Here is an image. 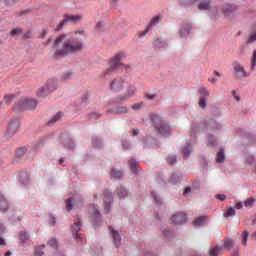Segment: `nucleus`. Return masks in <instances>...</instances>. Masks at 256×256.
<instances>
[{
  "instance_id": "obj_1",
  "label": "nucleus",
  "mask_w": 256,
  "mask_h": 256,
  "mask_svg": "<svg viewBox=\"0 0 256 256\" xmlns=\"http://www.w3.org/2000/svg\"><path fill=\"white\" fill-rule=\"evenodd\" d=\"M83 37H85L84 30H78L73 37L65 34L60 35L54 43L56 57H65L69 53H77L83 50Z\"/></svg>"
},
{
  "instance_id": "obj_2",
  "label": "nucleus",
  "mask_w": 256,
  "mask_h": 256,
  "mask_svg": "<svg viewBox=\"0 0 256 256\" xmlns=\"http://www.w3.org/2000/svg\"><path fill=\"white\" fill-rule=\"evenodd\" d=\"M152 123L155 131H157L159 135H169V133H171V127L161 116L152 115Z\"/></svg>"
},
{
  "instance_id": "obj_3",
  "label": "nucleus",
  "mask_w": 256,
  "mask_h": 256,
  "mask_svg": "<svg viewBox=\"0 0 256 256\" xmlns=\"http://www.w3.org/2000/svg\"><path fill=\"white\" fill-rule=\"evenodd\" d=\"M125 59V53L124 52H120L118 54H116L109 62V67L104 71L103 75L104 77H106V75H112L113 72L116 69H119V67H121V65H123L121 63V60Z\"/></svg>"
},
{
  "instance_id": "obj_4",
  "label": "nucleus",
  "mask_w": 256,
  "mask_h": 256,
  "mask_svg": "<svg viewBox=\"0 0 256 256\" xmlns=\"http://www.w3.org/2000/svg\"><path fill=\"white\" fill-rule=\"evenodd\" d=\"M57 89V81L50 79L46 82V84L41 87L38 92V97H47L49 93H52V91H55Z\"/></svg>"
},
{
  "instance_id": "obj_5",
  "label": "nucleus",
  "mask_w": 256,
  "mask_h": 256,
  "mask_svg": "<svg viewBox=\"0 0 256 256\" xmlns=\"http://www.w3.org/2000/svg\"><path fill=\"white\" fill-rule=\"evenodd\" d=\"M37 107V101L34 99H22L14 107L15 111H26L27 109H35Z\"/></svg>"
},
{
  "instance_id": "obj_6",
  "label": "nucleus",
  "mask_w": 256,
  "mask_h": 256,
  "mask_svg": "<svg viewBox=\"0 0 256 256\" xmlns=\"http://www.w3.org/2000/svg\"><path fill=\"white\" fill-rule=\"evenodd\" d=\"M198 1V9L200 11H207L211 9V1L210 0H179L182 5H193Z\"/></svg>"
},
{
  "instance_id": "obj_7",
  "label": "nucleus",
  "mask_w": 256,
  "mask_h": 256,
  "mask_svg": "<svg viewBox=\"0 0 256 256\" xmlns=\"http://www.w3.org/2000/svg\"><path fill=\"white\" fill-rule=\"evenodd\" d=\"M127 87V81L123 78H115L110 82V89L114 93H119V91H123Z\"/></svg>"
},
{
  "instance_id": "obj_8",
  "label": "nucleus",
  "mask_w": 256,
  "mask_h": 256,
  "mask_svg": "<svg viewBox=\"0 0 256 256\" xmlns=\"http://www.w3.org/2000/svg\"><path fill=\"white\" fill-rule=\"evenodd\" d=\"M234 75L236 79H245V77H249V73L245 70V67L242 66L239 62H233L232 64Z\"/></svg>"
},
{
  "instance_id": "obj_9",
  "label": "nucleus",
  "mask_w": 256,
  "mask_h": 256,
  "mask_svg": "<svg viewBox=\"0 0 256 256\" xmlns=\"http://www.w3.org/2000/svg\"><path fill=\"white\" fill-rule=\"evenodd\" d=\"M83 19V16L81 15H65L64 19L60 22V24L57 26L56 30L60 31V29H63V25H67V23H79Z\"/></svg>"
},
{
  "instance_id": "obj_10",
  "label": "nucleus",
  "mask_w": 256,
  "mask_h": 256,
  "mask_svg": "<svg viewBox=\"0 0 256 256\" xmlns=\"http://www.w3.org/2000/svg\"><path fill=\"white\" fill-rule=\"evenodd\" d=\"M171 221L174 225H183V223H187V216L183 212H178L172 215Z\"/></svg>"
},
{
  "instance_id": "obj_11",
  "label": "nucleus",
  "mask_w": 256,
  "mask_h": 256,
  "mask_svg": "<svg viewBox=\"0 0 256 256\" xmlns=\"http://www.w3.org/2000/svg\"><path fill=\"white\" fill-rule=\"evenodd\" d=\"M19 131V120H13L9 123L7 128V135H15Z\"/></svg>"
},
{
  "instance_id": "obj_12",
  "label": "nucleus",
  "mask_w": 256,
  "mask_h": 256,
  "mask_svg": "<svg viewBox=\"0 0 256 256\" xmlns=\"http://www.w3.org/2000/svg\"><path fill=\"white\" fill-rule=\"evenodd\" d=\"M110 113H112L113 115H125V113H129V108L125 106H120V107L108 110L106 112L107 115H109Z\"/></svg>"
},
{
  "instance_id": "obj_13",
  "label": "nucleus",
  "mask_w": 256,
  "mask_h": 256,
  "mask_svg": "<svg viewBox=\"0 0 256 256\" xmlns=\"http://www.w3.org/2000/svg\"><path fill=\"white\" fill-rule=\"evenodd\" d=\"M111 201H113V196L111 192H104V203H105V213H109V208L111 207Z\"/></svg>"
},
{
  "instance_id": "obj_14",
  "label": "nucleus",
  "mask_w": 256,
  "mask_h": 256,
  "mask_svg": "<svg viewBox=\"0 0 256 256\" xmlns=\"http://www.w3.org/2000/svg\"><path fill=\"white\" fill-rule=\"evenodd\" d=\"M235 6L226 4L222 7V13L225 15V17H229L232 13H235Z\"/></svg>"
},
{
  "instance_id": "obj_15",
  "label": "nucleus",
  "mask_w": 256,
  "mask_h": 256,
  "mask_svg": "<svg viewBox=\"0 0 256 256\" xmlns=\"http://www.w3.org/2000/svg\"><path fill=\"white\" fill-rule=\"evenodd\" d=\"M159 21H161V17H159V16L153 17L152 20L150 21V24L147 26L146 30H144L143 35H147V33H149V31H151V29H153V26L157 25V23H159Z\"/></svg>"
},
{
  "instance_id": "obj_16",
  "label": "nucleus",
  "mask_w": 256,
  "mask_h": 256,
  "mask_svg": "<svg viewBox=\"0 0 256 256\" xmlns=\"http://www.w3.org/2000/svg\"><path fill=\"white\" fill-rule=\"evenodd\" d=\"M109 229L112 233V237H113V240H114L115 247H119V245H121V236L119 235V232L115 231L111 227H109Z\"/></svg>"
},
{
  "instance_id": "obj_17",
  "label": "nucleus",
  "mask_w": 256,
  "mask_h": 256,
  "mask_svg": "<svg viewBox=\"0 0 256 256\" xmlns=\"http://www.w3.org/2000/svg\"><path fill=\"white\" fill-rule=\"evenodd\" d=\"M89 213L94 219H96V221H99V219H101V214H99V210H97L95 205L89 206Z\"/></svg>"
},
{
  "instance_id": "obj_18",
  "label": "nucleus",
  "mask_w": 256,
  "mask_h": 256,
  "mask_svg": "<svg viewBox=\"0 0 256 256\" xmlns=\"http://www.w3.org/2000/svg\"><path fill=\"white\" fill-rule=\"evenodd\" d=\"M135 93H137V88H135L134 86H130L128 89L127 95L120 96V101H127V98L133 97Z\"/></svg>"
},
{
  "instance_id": "obj_19",
  "label": "nucleus",
  "mask_w": 256,
  "mask_h": 256,
  "mask_svg": "<svg viewBox=\"0 0 256 256\" xmlns=\"http://www.w3.org/2000/svg\"><path fill=\"white\" fill-rule=\"evenodd\" d=\"M9 209V203L5 199V196L0 194V211H7Z\"/></svg>"
},
{
  "instance_id": "obj_20",
  "label": "nucleus",
  "mask_w": 256,
  "mask_h": 256,
  "mask_svg": "<svg viewBox=\"0 0 256 256\" xmlns=\"http://www.w3.org/2000/svg\"><path fill=\"white\" fill-rule=\"evenodd\" d=\"M216 163H225V150L221 148L216 156Z\"/></svg>"
},
{
  "instance_id": "obj_21",
  "label": "nucleus",
  "mask_w": 256,
  "mask_h": 256,
  "mask_svg": "<svg viewBox=\"0 0 256 256\" xmlns=\"http://www.w3.org/2000/svg\"><path fill=\"white\" fill-rule=\"evenodd\" d=\"M190 31H191V25L190 24H185L180 29V37H185V35H189Z\"/></svg>"
},
{
  "instance_id": "obj_22",
  "label": "nucleus",
  "mask_w": 256,
  "mask_h": 256,
  "mask_svg": "<svg viewBox=\"0 0 256 256\" xmlns=\"http://www.w3.org/2000/svg\"><path fill=\"white\" fill-rule=\"evenodd\" d=\"M235 246V241H233L230 238H226L224 240V249H227V251L233 249V247Z\"/></svg>"
},
{
  "instance_id": "obj_23",
  "label": "nucleus",
  "mask_w": 256,
  "mask_h": 256,
  "mask_svg": "<svg viewBox=\"0 0 256 256\" xmlns=\"http://www.w3.org/2000/svg\"><path fill=\"white\" fill-rule=\"evenodd\" d=\"M207 221V218L205 216H200L196 220H194V226L195 227H202V225H205V222Z\"/></svg>"
},
{
  "instance_id": "obj_24",
  "label": "nucleus",
  "mask_w": 256,
  "mask_h": 256,
  "mask_svg": "<svg viewBox=\"0 0 256 256\" xmlns=\"http://www.w3.org/2000/svg\"><path fill=\"white\" fill-rule=\"evenodd\" d=\"M130 169L133 173H139V165L137 164V160L131 159L129 161Z\"/></svg>"
},
{
  "instance_id": "obj_25",
  "label": "nucleus",
  "mask_w": 256,
  "mask_h": 256,
  "mask_svg": "<svg viewBox=\"0 0 256 256\" xmlns=\"http://www.w3.org/2000/svg\"><path fill=\"white\" fill-rule=\"evenodd\" d=\"M221 251H223L222 246H215L214 248L210 249L209 256H217L219 253H221Z\"/></svg>"
},
{
  "instance_id": "obj_26",
  "label": "nucleus",
  "mask_w": 256,
  "mask_h": 256,
  "mask_svg": "<svg viewBox=\"0 0 256 256\" xmlns=\"http://www.w3.org/2000/svg\"><path fill=\"white\" fill-rule=\"evenodd\" d=\"M246 163L248 165H254L253 173H255V175H256V160L253 158L252 155H248L246 157Z\"/></svg>"
},
{
  "instance_id": "obj_27",
  "label": "nucleus",
  "mask_w": 256,
  "mask_h": 256,
  "mask_svg": "<svg viewBox=\"0 0 256 256\" xmlns=\"http://www.w3.org/2000/svg\"><path fill=\"white\" fill-rule=\"evenodd\" d=\"M110 176H111L113 179H121V177H123V172L117 171V170H115V169H112V170H111V173H110Z\"/></svg>"
},
{
  "instance_id": "obj_28",
  "label": "nucleus",
  "mask_w": 256,
  "mask_h": 256,
  "mask_svg": "<svg viewBox=\"0 0 256 256\" xmlns=\"http://www.w3.org/2000/svg\"><path fill=\"white\" fill-rule=\"evenodd\" d=\"M224 217H235V209L233 207H228L223 214Z\"/></svg>"
},
{
  "instance_id": "obj_29",
  "label": "nucleus",
  "mask_w": 256,
  "mask_h": 256,
  "mask_svg": "<svg viewBox=\"0 0 256 256\" xmlns=\"http://www.w3.org/2000/svg\"><path fill=\"white\" fill-rule=\"evenodd\" d=\"M117 195L120 199H123V198L127 197L128 193L125 188L120 187L119 189H117Z\"/></svg>"
},
{
  "instance_id": "obj_30",
  "label": "nucleus",
  "mask_w": 256,
  "mask_h": 256,
  "mask_svg": "<svg viewBox=\"0 0 256 256\" xmlns=\"http://www.w3.org/2000/svg\"><path fill=\"white\" fill-rule=\"evenodd\" d=\"M72 231H74V233H79V231H81V222L80 221H77L73 224Z\"/></svg>"
},
{
  "instance_id": "obj_31",
  "label": "nucleus",
  "mask_w": 256,
  "mask_h": 256,
  "mask_svg": "<svg viewBox=\"0 0 256 256\" xmlns=\"http://www.w3.org/2000/svg\"><path fill=\"white\" fill-rule=\"evenodd\" d=\"M256 67V50L253 51V55L251 58V71H254Z\"/></svg>"
},
{
  "instance_id": "obj_32",
  "label": "nucleus",
  "mask_w": 256,
  "mask_h": 256,
  "mask_svg": "<svg viewBox=\"0 0 256 256\" xmlns=\"http://www.w3.org/2000/svg\"><path fill=\"white\" fill-rule=\"evenodd\" d=\"M190 154H191V145H187L182 149V155H184V157H188Z\"/></svg>"
},
{
  "instance_id": "obj_33",
  "label": "nucleus",
  "mask_w": 256,
  "mask_h": 256,
  "mask_svg": "<svg viewBox=\"0 0 256 256\" xmlns=\"http://www.w3.org/2000/svg\"><path fill=\"white\" fill-rule=\"evenodd\" d=\"M19 239H20V241H22V243H25V241H27L29 239V235L27 234V232L22 231V232H20Z\"/></svg>"
},
{
  "instance_id": "obj_34",
  "label": "nucleus",
  "mask_w": 256,
  "mask_h": 256,
  "mask_svg": "<svg viewBox=\"0 0 256 256\" xmlns=\"http://www.w3.org/2000/svg\"><path fill=\"white\" fill-rule=\"evenodd\" d=\"M199 93L202 98L209 97V91H207V88H205V87H201L199 89Z\"/></svg>"
},
{
  "instance_id": "obj_35",
  "label": "nucleus",
  "mask_w": 256,
  "mask_h": 256,
  "mask_svg": "<svg viewBox=\"0 0 256 256\" xmlns=\"http://www.w3.org/2000/svg\"><path fill=\"white\" fill-rule=\"evenodd\" d=\"M247 239H249V232L248 231H244L242 233V245H247Z\"/></svg>"
},
{
  "instance_id": "obj_36",
  "label": "nucleus",
  "mask_w": 256,
  "mask_h": 256,
  "mask_svg": "<svg viewBox=\"0 0 256 256\" xmlns=\"http://www.w3.org/2000/svg\"><path fill=\"white\" fill-rule=\"evenodd\" d=\"M208 145L209 147H215V145H217V140H215V137L208 136Z\"/></svg>"
},
{
  "instance_id": "obj_37",
  "label": "nucleus",
  "mask_w": 256,
  "mask_h": 256,
  "mask_svg": "<svg viewBox=\"0 0 256 256\" xmlns=\"http://www.w3.org/2000/svg\"><path fill=\"white\" fill-rule=\"evenodd\" d=\"M45 249V245H42L35 249V256H43V250Z\"/></svg>"
},
{
  "instance_id": "obj_38",
  "label": "nucleus",
  "mask_w": 256,
  "mask_h": 256,
  "mask_svg": "<svg viewBox=\"0 0 256 256\" xmlns=\"http://www.w3.org/2000/svg\"><path fill=\"white\" fill-rule=\"evenodd\" d=\"M48 245H50V247H53L55 249L59 247V242H57L55 238H52L49 240Z\"/></svg>"
},
{
  "instance_id": "obj_39",
  "label": "nucleus",
  "mask_w": 256,
  "mask_h": 256,
  "mask_svg": "<svg viewBox=\"0 0 256 256\" xmlns=\"http://www.w3.org/2000/svg\"><path fill=\"white\" fill-rule=\"evenodd\" d=\"M66 209L67 211H71V209H73V198L66 200Z\"/></svg>"
},
{
  "instance_id": "obj_40",
  "label": "nucleus",
  "mask_w": 256,
  "mask_h": 256,
  "mask_svg": "<svg viewBox=\"0 0 256 256\" xmlns=\"http://www.w3.org/2000/svg\"><path fill=\"white\" fill-rule=\"evenodd\" d=\"M254 203H255V200L253 198H248L244 202V207H253Z\"/></svg>"
},
{
  "instance_id": "obj_41",
  "label": "nucleus",
  "mask_w": 256,
  "mask_h": 256,
  "mask_svg": "<svg viewBox=\"0 0 256 256\" xmlns=\"http://www.w3.org/2000/svg\"><path fill=\"white\" fill-rule=\"evenodd\" d=\"M167 163L169 165H175V163H177V157L173 155L169 156L167 159Z\"/></svg>"
},
{
  "instance_id": "obj_42",
  "label": "nucleus",
  "mask_w": 256,
  "mask_h": 256,
  "mask_svg": "<svg viewBox=\"0 0 256 256\" xmlns=\"http://www.w3.org/2000/svg\"><path fill=\"white\" fill-rule=\"evenodd\" d=\"M15 95L13 94H8L4 96V101L5 103H7V105H9V103H11V101H13Z\"/></svg>"
},
{
  "instance_id": "obj_43",
  "label": "nucleus",
  "mask_w": 256,
  "mask_h": 256,
  "mask_svg": "<svg viewBox=\"0 0 256 256\" xmlns=\"http://www.w3.org/2000/svg\"><path fill=\"white\" fill-rule=\"evenodd\" d=\"M61 117H63V114L58 113L49 121V123H57V121H59Z\"/></svg>"
},
{
  "instance_id": "obj_44",
  "label": "nucleus",
  "mask_w": 256,
  "mask_h": 256,
  "mask_svg": "<svg viewBox=\"0 0 256 256\" xmlns=\"http://www.w3.org/2000/svg\"><path fill=\"white\" fill-rule=\"evenodd\" d=\"M72 77H73V73L72 72H66L62 76V81H68V79H71Z\"/></svg>"
},
{
  "instance_id": "obj_45",
  "label": "nucleus",
  "mask_w": 256,
  "mask_h": 256,
  "mask_svg": "<svg viewBox=\"0 0 256 256\" xmlns=\"http://www.w3.org/2000/svg\"><path fill=\"white\" fill-rule=\"evenodd\" d=\"M25 148H19L16 150V157H23L25 155Z\"/></svg>"
},
{
  "instance_id": "obj_46",
  "label": "nucleus",
  "mask_w": 256,
  "mask_h": 256,
  "mask_svg": "<svg viewBox=\"0 0 256 256\" xmlns=\"http://www.w3.org/2000/svg\"><path fill=\"white\" fill-rule=\"evenodd\" d=\"M22 29L21 28H14L11 32L10 35H12V37H15V35H19L22 33Z\"/></svg>"
},
{
  "instance_id": "obj_47",
  "label": "nucleus",
  "mask_w": 256,
  "mask_h": 256,
  "mask_svg": "<svg viewBox=\"0 0 256 256\" xmlns=\"http://www.w3.org/2000/svg\"><path fill=\"white\" fill-rule=\"evenodd\" d=\"M142 107H143V102H139V103H136V104L132 105V109L134 111H139V109H141Z\"/></svg>"
},
{
  "instance_id": "obj_48",
  "label": "nucleus",
  "mask_w": 256,
  "mask_h": 256,
  "mask_svg": "<svg viewBox=\"0 0 256 256\" xmlns=\"http://www.w3.org/2000/svg\"><path fill=\"white\" fill-rule=\"evenodd\" d=\"M152 197L155 200L156 205H161V198H159L155 192H152Z\"/></svg>"
},
{
  "instance_id": "obj_49",
  "label": "nucleus",
  "mask_w": 256,
  "mask_h": 256,
  "mask_svg": "<svg viewBox=\"0 0 256 256\" xmlns=\"http://www.w3.org/2000/svg\"><path fill=\"white\" fill-rule=\"evenodd\" d=\"M206 105L207 104H206L205 98H200L199 107H201L202 109H205Z\"/></svg>"
},
{
  "instance_id": "obj_50",
  "label": "nucleus",
  "mask_w": 256,
  "mask_h": 256,
  "mask_svg": "<svg viewBox=\"0 0 256 256\" xmlns=\"http://www.w3.org/2000/svg\"><path fill=\"white\" fill-rule=\"evenodd\" d=\"M177 181H179V177L177 175H172L171 178H170V183H177Z\"/></svg>"
},
{
  "instance_id": "obj_51",
  "label": "nucleus",
  "mask_w": 256,
  "mask_h": 256,
  "mask_svg": "<svg viewBox=\"0 0 256 256\" xmlns=\"http://www.w3.org/2000/svg\"><path fill=\"white\" fill-rule=\"evenodd\" d=\"M216 199H219L220 201H225V199H227V196H225V194H218L216 195Z\"/></svg>"
},
{
  "instance_id": "obj_52",
  "label": "nucleus",
  "mask_w": 256,
  "mask_h": 256,
  "mask_svg": "<svg viewBox=\"0 0 256 256\" xmlns=\"http://www.w3.org/2000/svg\"><path fill=\"white\" fill-rule=\"evenodd\" d=\"M255 41H256V32L250 36L248 43H253Z\"/></svg>"
},
{
  "instance_id": "obj_53",
  "label": "nucleus",
  "mask_w": 256,
  "mask_h": 256,
  "mask_svg": "<svg viewBox=\"0 0 256 256\" xmlns=\"http://www.w3.org/2000/svg\"><path fill=\"white\" fill-rule=\"evenodd\" d=\"M154 45H155L156 47H163V42H161L160 39H157V40L155 41Z\"/></svg>"
},
{
  "instance_id": "obj_54",
  "label": "nucleus",
  "mask_w": 256,
  "mask_h": 256,
  "mask_svg": "<svg viewBox=\"0 0 256 256\" xmlns=\"http://www.w3.org/2000/svg\"><path fill=\"white\" fill-rule=\"evenodd\" d=\"M5 233V225L3 223H0V235H3Z\"/></svg>"
},
{
  "instance_id": "obj_55",
  "label": "nucleus",
  "mask_w": 256,
  "mask_h": 256,
  "mask_svg": "<svg viewBox=\"0 0 256 256\" xmlns=\"http://www.w3.org/2000/svg\"><path fill=\"white\" fill-rule=\"evenodd\" d=\"M103 27V22H98L97 24H96V30L97 31H101V28Z\"/></svg>"
},
{
  "instance_id": "obj_56",
  "label": "nucleus",
  "mask_w": 256,
  "mask_h": 256,
  "mask_svg": "<svg viewBox=\"0 0 256 256\" xmlns=\"http://www.w3.org/2000/svg\"><path fill=\"white\" fill-rule=\"evenodd\" d=\"M24 38L25 39H31V31H28V32L24 33Z\"/></svg>"
},
{
  "instance_id": "obj_57",
  "label": "nucleus",
  "mask_w": 256,
  "mask_h": 256,
  "mask_svg": "<svg viewBox=\"0 0 256 256\" xmlns=\"http://www.w3.org/2000/svg\"><path fill=\"white\" fill-rule=\"evenodd\" d=\"M189 193H191V187H187V188L184 190V195H189Z\"/></svg>"
},
{
  "instance_id": "obj_58",
  "label": "nucleus",
  "mask_w": 256,
  "mask_h": 256,
  "mask_svg": "<svg viewBox=\"0 0 256 256\" xmlns=\"http://www.w3.org/2000/svg\"><path fill=\"white\" fill-rule=\"evenodd\" d=\"M236 209H243V204L241 202L237 203Z\"/></svg>"
},
{
  "instance_id": "obj_59",
  "label": "nucleus",
  "mask_w": 256,
  "mask_h": 256,
  "mask_svg": "<svg viewBox=\"0 0 256 256\" xmlns=\"http://www.w3.org/2000/svg\"><path fill=\"white\" fill-rule=\"evenodd\" d=\"M147 99L153 100L155 99V95L147 94L146 95Z\"/></svg>"
},
{
  "instance_id": "obj_60",
  "label": "nucleus",
  "mask_w": 256,
  "mask_h": 256,
  "mask_svg": "<svg viewBox=\"0 0 256 256\" xmlns=\"http://www.w3.org/2000/svg\"><path fill=\"white\" fill-rule=\"evenodd\" d=\"M137 135H139V129H134L133 130V136L135 137Z\"/></svg>"
},
{
  "instance_id": "obj_61",
  "label": "nucleus",
  "mask_w": 256,
  "mask_h": 256,
  "mask_svg": "<svg viewBox=\"0 0 256 256\" xmlns=\"http://www.w3.org/2000/svg\"><path fill=\"white\" fill-rule=\"evenodd\" d=\"M75 239H80L81 241H83V238L81 237V234H75Z\"/></svg>"
},
{
  "instance_id": "obj_62",
  "label": "nucleus",
  "mask_w": 256,
  "mask_h": 256,
  "mask_svg": "<svg viewBox=\"0 0 256 256\" xmlns=\"http://www.w3.org/2000/svg\"><path fill=\"white\" fill-rule=\"evenodd\" d=\"M90 118H93V117H101V115L97 114V113H93V114H90L89 115Z\"/></svg>"
},
{
  "instance_id": "obj_63",
  "label": "nucleus",
  "mask_w": 256,
  "mask_h": 256,
  "mask_svg": "<svg viewBox=\"0 0 256 256\" xmlns=\"http://www.w3.org/2000/svg\"><path fill=\"white\" fill-rule=\"evenodd\" d=\"M0 245H7V243H5V239L2 237H0Z\"/></svg>"
},
{
  "instance_id": "obj_64",
  "label": "nucleus",
  "mask_w": 256,
  "mask_h": 256,
  "mask_svg": "<svg viewBox=\"0 0 256 256\" xmlns=\"http://www.w3.org/2000/svg\"><path fill=\"white\" fill-rule=\"evenodd\" d=\"M252 225H256V214L252 218Z\"/></svg>"
}]
</instances>
